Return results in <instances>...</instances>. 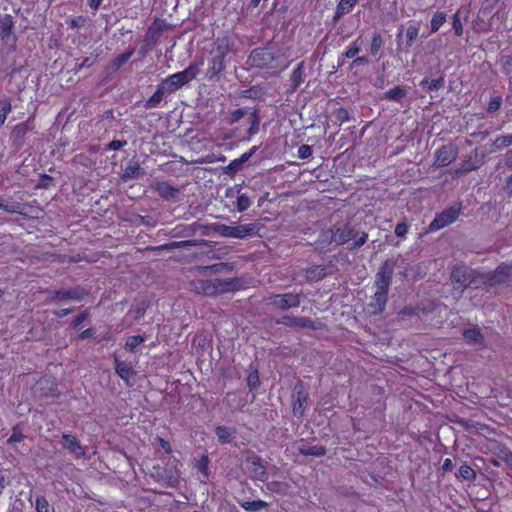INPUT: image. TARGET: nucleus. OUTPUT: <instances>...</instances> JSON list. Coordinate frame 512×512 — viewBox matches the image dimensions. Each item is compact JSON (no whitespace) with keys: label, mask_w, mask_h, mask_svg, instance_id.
<instances>
[{"label":"nucleus","mask_w":512,"mask_h":512,"mask_svg":"<svg viewBox=\"0 0 512 512\" xmlns=\"http://www.w3.org/2000/svg\"><path fill=\"white\" fill-rule=\"evenodd\" d=\"M202 64L203 60L199 63H191L183 71L168 76L164 83L173 89H178L196 78Z\"/></svg>","instance_id":"nucleus-1"},{"label":"nucleus","mask_w":512,"mask_h":512,"mask_svg":"<svg viewBox=\"0 0 512 512\" xmlns=\"http://www.w3.org/2000/svg\"><path fill=\"white\" fill-rule=\"evenodd\" d=\"M215 231L224 237L243 239L256 234L257 228L254 224L225 225L218 224Z\"/></svg>","instance_id":"nucleus-2"},{"label":"nucleus","mask_w":512,"mask_h":512,"mask_svg":"<svg viewBox=\"0 0 512 512\" xmlns=\"http://www.w3.org/2000/svg\"><path fill=\"white\" fill-rule=\"evenodd\" d=\"M228 42L226 39L217 40L212 51L211 65L209 73L214 76L224 69V59L228 53Z\"/></svg>","instance_id":"nucleus-3"},{"label":"nucleus","mask_w":512,"mask_h":512,"mask_svg":"<svg viewBox=\"0 0 512 512\" xmlns=\"http://www.w3.org/2000/svg\"><path fill=\"white\" fill-rule=\"evenodd\" d=\"M460 210L461 207L459 205H454L444 210L440 214L436 215L434 220L430 223L429 229L431 231H437L454 223L460 214Z\"/></svg>","instance_id":"nucleus-4"},{"label":"nucleus","mask_w":512,"mask_h":512,"mask_svg":"<svg viewBox=\"0 0 512 512\" xmlns=\"http://www.w3.org/2000/svg\"><path fill=\"white\" fill-rule=\"evenodd\" d=\"M394 268L395 262L392 260H387L383 263V265L380 267L379 271L376 274V290L388 292Z\"/></svg>","instance_id":"nucleus-5"},{"label":"nucleus","mask_w":512,"mask_h":512,"mask_svg":"<svg viewBox=\"0 0 512 512\" xmlns=\"http://www.w3.org/2000/svg\"><path fill=\"white\" fill-rule=\"evenodd\" d=\"M194 289L201 294L213 296L227 290V284L221 279L199 280L194 283Z\"/></svg>","instance_id":"nucleus-6"},{"label":"nucleus","mask_w":512,"mask_h":512,"mask_svg":"<svg viewBox=\"0 0 512 512\" xmlns=\"http://www.w3.org/2000/svg\"><path fill=\"white\" fill-rule=\"evenodd\" d=\"M451 280L454 288L462 291L472 283L471 271L465 266L455 267L451 273Z\"/></svg>","instance_id":"nucleus-7"},{"label":"nucleus","mask_w":512,"mask_h":512,"mask_svg":"<svg viewBox=\"0 0 512 512\" xmlns=\"http://www.w3.org/2000/svg\"><path fill=\"white\" fill-rule=\"evenodd\" d=\"M270 304L279 309H289L297 307L300 304V296L298 294H278L270 298Z\"/></svg>","instance_id":"nucleus-8"},{"label":"nucleus","mask_w":512,"mask_h":512,"mask_svg":"<svg viewBox=\"0 0 512 512\" xmlns=\"http://www.w3.org/2000/svg\"><path fill=\"white\" fill-rule=\"evenodd\" d=\"M458 151L452 145L443 146L435 153L434 165L436 167H445L455 161Z\"/></svg>","instance_id":"nucleus-9"},{"label":"nucleus","mask_w":512,"mask_h":512,"mask_svg":"<svg viewBox=\"0 0 512 512\" xmlns=\"http://www.w3.org/2000/svg\"><path fill=\"white\" fill-rule=\"evenodd\" d=\"M62 445L77 459L84 457L86 454V450L80 445L79 441L74 435L63 434Z\"/></svg>","instance_id":"nucleus-10"},{"label":"nucleus","mask_w":512,"mask_h":512,"mask_svg":"<svg viewBox=\"0 0 512 512\" xmlns=\"http://www.w3.org/2000/svg\"><path fill=\"white\" fill-rule=\"evenodd\" d=\"M512 276V264L500 265L492 274L488 277L489 285L502 284L508 281Z\"/></svg>","instance_id":"nucleus-11"},{"label":"nucleus","mask_w":512,"mask_h":512,"mask_svg":"<svg viewBox=\"0 0 512 512\" xmlns=\"http://www.w3.org/2000/svg\"><path fill=\"white\" fill-rule=\"evenodd\" d=\"M331 241L337 245H342L355 237V231L349 225H343L335 231L331 230Z\"/></svg>","instance_id":"nucleus-12"},{"label":"nucleus","mask_w":512,"mask_h":512,"mask_svg":"<svg viewBox=\"0 0 512 512\" xmlns=\"http://www.w3.org/2000/svg\"><path fill=\"white\" fill-rule=\"evenodd\" d=\"M482 165V160L479 158L477 152L469 155L467 159H465L461 166L453 171L455 176H460L464 173L473 171L478 169Z\"/></svg>","instance_id":"nucleus-13"},{"label":"nucleus","mask_w":512,"mask_h":512,"mask_svg":"<svg viewBox=\"0 0 512 512\" xmlns=\"http://www.w3.org/2000/svg\"><path fill=\"white\" fill-rule=\"evenodd\" d=\"M387 294L388 292L375 291L372 301L369 304V312L371 314H380L383 312L387 302Z\"/></svg>","instance_id":"nucleus-14"},{"label":"nucleus","mask_w":512,"mask_h":512,"mask_svg":"<svg viewBox=\"0 0 512 512\" xmlns=\"http://www.w3.org/2000/svg\"><path fill=\"white\" fill-rule=\"evenodd\" d=\"M293 413L297 417H301L304 414L307 406V394L301 390L296 391L293 396Z\"/></svg>","instance_id":"nucleus-15"},{"label":"nucleus","mask_w":512,"mask_h":512,"mask_svg":"<svg viewBox=\"0 0 512 512\" xmlns=\"http://www.w3.org/2000/svg\"><path fill=\"white\" fill-rule=\"evenodd\" d=\"M154 190L163 198L171 199L178 193V189L167 182H156L153 185Z\"/></svg>","instance_id":"nucleus-16"},{"label":"nucleus","mask_w":512,"mask_h":512,"mask_svg":"<svg viewBox=\"0 0 512 512\" xmlns=\"http://www.w3.org/2000/svg\"><path fill=\"white\" fill-rule=\"evenodd\" d=\"M357 0H340L336 7L335 15L333 17V22L336 23L339 19L349 12L352 11L353 7L356 5Z\"/></svg>","instance_id":"nucleus-17"},{"label":"nucleus","mask_w":512,"mask_h":512,"mask_svg":"<svg viewBox=\"0 0 512 512\" xmlns=\"http://www.w3.org/2000/svg\"><path fill=\"white\" fill-rule=\"evenodd\" d=\"M463 336L469 344L474 346L483 345V336L480 333V330L476 327L465 330Z\"/></svg>","instance_id":"nucleus-18"},{"label":"nucleus","mask_w":512,"mask_h":512,"mask_svg":"<svg viewBox=\"0 0 512 512\" xmlns=\"http://www.w3.org/2000/svg\"><path fill=\"white\" fill-rule=\"evenodd\" d=\"M115 370L116 373L121 377L123 380L128 381L130 376L133 374V370L130 364L120 361L118 359H115Z\"/></svg>","instance_id":"nucleus-19"},{"label":"nucleus","mask_w":512,"mask_h":512,"mask_svg":"<svg viewBox=\"0 0 512 512\" xmlns=\"http://www.w3.org/2000/svg\"><path fill=\"white\" fill-rule=\"evenodd\" d=\"M134 54V49H130L120 55H118L110 64V68L114 71L118 70L123 66Z\"/></svg>","instance_id":"nucleus-20"},{"label":"nucleus","mask_w":512,"mask_h":512,"mask_svg":"<svg viewBox=\"0 0 512 512\" xmlns=\"http://www.w3.org/2000/svg\"><path fill=\"white\" fill-rule=\"evenodd\" d=\"M445 22L446 14L441 11L436 12L431 19L430 33L437 32Z\"/></svg>","instance_id":"nucleus-21"},{"label":"nucleus","mask_w":512,"mask_h":512,"mask_svg":"<svg viewBox=\"0 0 512 512\" xmlns=\"http://www.w3.org/2000/svg\"><path fill=\"white\" fill-rule=\"evenodd\" d=\"M327 275L326 269L320 266L312 267L307 270L306 277L312 281H318Z\"/></svg>","instance_id":"nucleus-22"},{"label":"nucleus","mask_w":512,"mask_h":512,"mask_svg":"<svg viewBox=\"0 0 512 512\" xmlns=\"http://www.w3.org/2000/svg\"><path fill=\"white\" fill-rule=\"evenodd\" d=\"M216 435L222 443H229L232 440L233 431L226 426L216 428Z\"/></svg>","instance_id":"nucleus-23"},{"label":"nucleus","mask_w":512,"mask_h":512,"mask_svg":"<svg viewBox=\"0 0 512 512\" xmlns=\"http://www.w3.org/2000/svg\"><path fill=\"white\" fill-rule=\"evenodd\" d=\"M12 106L8 99L0 100V126L5 123L7 115L11 112Z\"/></svg>","instance_id":"nucleus-24"},{"label":"nucleus","mask_w":512,"mask_h":512,"mask_svg":"<svg viewBox=\"0 0 512 512\" xmlns=\"http://www.w3.org/2000/svg\"><path fill=\"white\" fill-rule=\"evenodd\" d=\"M512 144V134L498 137L493 143V151L501 150Z\"/></svg>","instance_id":"nucleus-25"},{"label":"nucleus","mask_w":512,"mask_h":512,"mask_svg":"<svg viewBox=\"0 0 512 512\" xmlns=\"http://www.w3.org/2000/svg\"><path fill=\"white\" fill-rule=\"evenodd\" d=\"M241 506L246 511H258L262 508H265L268 506V504L265 501L262 500H254V501H248L241 504Z\"/></svg>","instance_id":"nucleus-26"},{"label":"nucleus","mask_w":512,"mask_h":512,"mask_svg":"<svg viewBox=\"0 0 512 512\" xmlns=\"http://www.w3.org/2000/svg\"><path fill=\"white\" fill-rule=\"evenodd\" d=\"M300 452L301 454L303 455H306V456H322L325 454V448L323 446H309V447H304V448H300Z\"/></svg>","instance_id":"nucleus-27"},{"label":"nucleus","mask_w":512,"mask_h":512,"mask_svg":"<svg viewBox=\"0 0 512 512\" xmlns=\"http://www.w3.org/2000/svg\"><path fill=\"white\" fill-rule=\"evenodd\" d=\"M144 342V338L140 335L131 336L127 339L125 343V349L127 351L133 352L135 349Z\"/></svg>","instance_id":"nucleus-28"},{"label":"nucleus","mask_w":512,"mask_h":512,"mask_svg":"<svg viewBox=\"0 0 512 512\" xmlns=\"http://www.w3.org/2000/svg\"><path fill=\"white\" fill-rule=\"evenodd\" d=\"M458 476L469 481H473L476 478L475 471L468 465H462L458 470Z\"/></svg>","instance_id":"nucleus-29"},{"label":"nucleus","mask_w":512,"mask_h":512,"mask_svg":"<svg viewBox=\"0 0 512 512\" xmlns=\"http://www.w3.org/2000/svg\"><path fill=\"white\" fill-rule=\"evenodd\" d=\"M419 34V27L417 25H410L406 30V44L411 46Z\"/></svg>","instance_id":"nucleus-30"},{"label":"nucleus","mask_w":512,"mask_h":512,"mask_svg":"<svg viewBox=\"0 0 512 512\" xmlns=\"http://www.w3.org/2000/svg\"><path fill=\"white\" fill-rule=\"evenodd\" d=\"M251 206V200L246 194H240L236 200V208L239 212L247 210Z\"/></svg>","instance_id":"nucleus-31"},{"label":"nucleus","mask_w":512,"mask_h":512,"mask_svg":"<svg viewBox=\"0 0 512 512\" xmlns=\"http://www.w3.org/2000/svg\"><path fill=\"white\" fill-rule=\"evenodd\" d=\"M163 98V92L161 89H158L145 103V107L148 109L157 107V105L161 102Z\"/></svg>","instance_id":"nucleus-32"},{"label":"nucleus","mask_w":512,"mask_h":512,"mask_svg":"<svg viewBox=\"0 0 512 512\" xmlns=\"http://www.w3.org/2000/svg\"><path fill=\"white\" fill-rule=\"evenodd\" d=\"M443 83H444V80L442 77H440L439 79H433V80L423 79L420 84L422 86H426L430 91H433V90H437L440 87H442Z\"/></svg>","instance_id":"nucleus-33"},{"label":"nucleus","mask_w":512,"mask_h":512,"mask_svg":"<svg viewBox=\"0 0 512 512\" xmlns=\"http://www.w3.org/2000/svg\"><path fill=\"white\" fill-rule=\"evenodd\" d=\"M304 64L303 62L299 63L298 66L292 72V82L295 87H297L302 82Z\"/></svg>","instance_id":"nucleus-34"},{"label":"nucleus","mask_w":512,"mask_h":512,"mask_svg":"<svg viewBox=\"0 0 512 512\" xmlns=\"http://www.w3.org/2000/svg\"><path fill=\"white\" fill-rule=\"evenodd\" d=\"M12 22L9 17H6L0 22V36L2 39L8 37L11 33Z\"/></svg>","instance_id":"nucleus-35"},{"label":"nucleus","mask_w":512,"mask_h":512,"mask_svg":"<svg viewBox=\"0 0 512 512\" xmlns=\"http://www.w3.org/2000/svg\"><path fill=\"white\" fill-rule=\"evenodd\" d=\"M452 27L456 36H461L463 34V25L461 23L459 11L452 16Z\"/></svg>","instance_id":"nucleus-36"},{"label":"nucleus","mask_w":512,"mask_h":512,"mask_svg":"<svg viewBox=\"0 0 512 512\" xmlns=\"http://www.w3.org/2000/svg\"><path fill=\"white\" fill-rule=\"evenodd\" d=\"M381 46H382L381 36H380V34L375 33L372 36L371 45H370V53L372 55H376L379 52Z\"/></svg>","instance_id":"nucleus-37"},{"label":"nucleus","mask_w":512,"mask_h":512,"mask_svg":"<svg viewBox=\"0 0 512 512\" xmlns=\"http://www.w3.org/2000/svg\"><path fill=\"white\" fill-rule=\"evenodd\" d=\"M360 49L359 39H357L347 48L345 56L347 58H354L360 52Z\"/></svg>","instance_id":"nucleus-38"},{"label":"nucleus","mask_w":512,"mask_h":512,"mask_svg":"<svg viewBox=\"0 0 512 512\" xmlns=\"http://www.w3.org/2000/svg\"><path fill=\"white\" fill-rule=\"evenodd\" d=\"M35 507L37 512H49L50 505L44 497H37Z\"/></svg>","instance_id":"nucleus-39"},{"label":"nucleus","mask_w":512,"mask_h":512,"mask_svg":"<svg viewBox=\"0 0 512 512\" xmlns=\"http://www.w3.org/2000/svg\"><path fill=\"white\" fill-rule=\"evenodd\" d=\"M500 64L502 66L503 71L506 74H509L512 71V56L505 55L500 58Z\"/></svg>","instance_id":"nucleus-40"},{"label":"nucleus","mask_w":512,"mask_h":512,"mask_svg":"<svg viewBox=\"0 0 512 512\" xmlns=\"http://www.w3.org/2000/svg\"><path fill=\"white\" fill-rule=\"evenodd\" d=\"M312 155V148L309 145L303 144L298 148L297 156L300 159H307Z\"/></svg>","instance_id":"nucleus-41"},{"label":"nucleus","mask_w":512,"mask_h":512,"mask_svg":"<svg viewBox=\"0 0 512 512\" xmlns=\"http://www.w3.org/2000/svg\"><path fill=\"white\" fill-rule=\"evenodd\" d=\"M387 97L392 100H400L404 97V91L400 88H394L389 90L387 93Z\"/></svg>","instance_id":"nucleus-42"},{"label":"nucleus","mask_w":512,"mask_h":512,"mask_svg":"<svg viewBox=\"0 0 512 512\" xmlns=\"http://www.w3.org/2000/svg\"><path fill=\"white\" fill-rule=\"evenodd\" d=\"M138 171H139L138 165H136V164L128 165L124 170L123 177L124 178H132L137 175Z\"/></svg>","instance_id":"nucleus-43"},{"label":"nucleus","mask_w":512,"mask_h":512,"mask_svg":"<svg viewBox=\"0 0 512 512\" xmlns=\"http://www.w3.org/2000/svg\"><path fill=\"white\" fill-rule=\"evenodd\" d=\"M408 232V225L405 222L399 223L395 227V234L398 237H404Z\"/></svg>","instance_id":"nucleus-44"},{"label":"nucleus","mask_w":512,"mask_h":512,"mask_svg":"<svg viewBox=\"0 0 512 512\" xmlns=\"http://www.w3.org/2000/svg\"><path fill=\"white\" fill-rule=\"evenodd\" d=\"M312 321L308 318H294L292 321V325L298 326V327H310Z\"/></svg>","instance_id":"nucleus-45"},{"label":"nucleus","mask_w":512,"mask_h":512,"mask_svg":"<svg viewBox=\"0 0 512 512\" xmlns=\"http://www.w3.org/2000/svg\"><path fill=\"white\" fill-rule=\"evenodd\" d=\"M499 458L512 467V452L508 450H501Z\"/></svg>","instance_id":"nucleus-46"},{"label":"nucleus","mask_w":512,"mask_h":512,"mask_svg":"<svg viewBox=\"0 0 512 512\" xmlns=\"http://www.w3.org/2000/svg\"><path fill=\"white\" fill-rule=\"evenodd\" d=\"M24 438V435L19 431L17 430L16 428L13 430V433L12 435L9 437L8 439V443H16V442H21Z\"/></svg>","instance_id":"nucleus-47"},{"label":"nucleus","mask_w":512,"mask_h":512,"mask_svg":"<svg viewBox=\"0 0 512 512\" xmlns=\"http://www.w3.org/2000/svg\"><path fill=\"white\" fill-rule=\"evenodd\" d=\"M500 106H501V98L495 97V98L491 99V101L489 102L488 111L494 112V111L498 110L500 108Z\"/></svg>","instance_id":"nucleus-48"},{"label":"nucleus","mask_w":512,"mask_h":512,"mask_svg":"<svg viewBox=\"0 0 512 512\" xmlns=\"http://www.w3.org/2000/svg\"><path fill=\"white\" fill-rule=\"evenodd\" d=\"M269 489L274 492H285L287 489V485L284 483H280V482H272L269 485Z\"/></svg>","instance_id":"nucleus-49"},{"label":"nucleus","mask_w":512,"mask_h":512,"mask_svg":"<svg viewBox=\"0 0 512 512\" xmlns=\"http://www.w3.org/2000/svg\"><path fill=\"white\" fill-rule=\"evenodd\" d=\"M244 116V110L243 109H237L233 111L230 115L229 122L235 123L239 121Z\"/></svg>","instance_id":"nucleus-50"},{"label":"nucleus","mask_w":512,"mask_h":512,"mask_svg":"<svg viewBox=\"0 0 512 512\" xmlns=\"http://www.w3.org/2000/svg\"><path fill=\"white\" fill-rule=\"evenodd\" d=\"M259 378L257 373H252L248 376V385L251 389H255L258 386Z\"/></svg>","instance_id":"nucleus-51"},{"label":"nucleus","mask_w":512,"mask_h":512,"mask_svg":"<svg viewBox=\"0 0 512 512\" xmlns=\"http://www.w3.org/2000/svg\"><path fill=\"white\" fill-rule=\"evenodd\" d=\"M336 117L338 120H340L341 122L343 121H347L349 116H348V112L347 110L341 108V109H338L337 112H336Z\"/></svg>","instance_id":"nucleus-52"},{"label":"nucleus","mask_w":512,"mask_h":512,"mask_svg":"<svg viewBox=\"0 0 512 512\" xmlns=\"http://www.w3.org/2000/svg\"><path fill=\"white\" fill-rule=\"evenodd\" d=\"M125 142H122L120 140H113L108 144V149L110 150H119L124 146Z\"/></svg>","instance_id":"nucleus-53"},{"label":"nucleus","mask_w":512,"mask_h":512,"mask_svg":"<svg viewBox=\"0 0 512 512\" xmlns=\"http://www.w3.org/2000/svg\"><path fill=\"white\" fill-rule=\"evenodd\" d=\"M157 441L158 443L160 444L161 448L167 453V454H170L171 453V446L169 444L168 441L162 439V438H157Z\"/></svg>","instance_id":"nucleus-54"},{"label":"nucleus","mask_w":512,"mask_h":512,"mask_svg":"<svg viewBox=\"0 0 512 512\" xmlns=\"http://www.w3.org/2000/svg\"><path fill=\"white\" fill-rule=\"evenodd\" d=\"M252 463L255 465V468H254V472L255 473H257V474H263L264 473V468L260 464L259 458H257V457L252 458Z\"/></svg>","instance_id":"nucleus-55"},{"label":"nucleus","mask_w":512,"mask_h":512,"mask_svg":"<svg viewBox=\"0 0 512 512\" xmlns=\"http://www.w3.org/2000/svg\"><path fill=\"white\" fill-rule=\"evenodd\" d=\"M367 238H368L367 233L362 232L361 236L354 242V248H359L362 245H364V243L366 242Z\"/></svg>","instance_id":"nucleus-56"},{"label":"nucleus","mask_w":512,"mask_h":512,"mask_svg":"<svg viewBox=\"0 0 512 512\" xmlns=\"http://www.w3.org/2000/svg\"><path fill=\"white\" fill-rule=\"evenodd\" d=\"M82 21V18L79 17V18H72L70 20H68V25L70 26V28H79L80 27V22Z\"/></svg>","instance_id":"nucleus-57"},{"label":"nucleus","mask_w":512,"mask_h":512,"mask_svg":"<svg viewBox=\"0 0 512 512\" xmlns=\"http://www.w3.org/2000/svg\"><path fill=\"white\" fill-rule=\"evenodd\" d=\"M102 1L103 0H88V4L93 11H96L99 9Z\"/></svg>","instance_id":"nucleus-58"},{"label":"nucleus","mask_w":512,"mask_h":512,"mask_svg":"<svg viewBox=\"0 0 512 512\" xmlns=\"http://www.w3.org/2000/svg\"><path fill=\"white\" fill-rule=\"evenodd\" d=\"M453 468V463H452V460L449 459V458H446L444 461H443V465H442V469L444 471H451Z\"/></svg>","instance_id":"nucleus-59"},{"label":"nucleus","mask_w":512,"mask_h":512,"mask_svg":"<svg viewBox=\"0 0 512 512\" xmlns=\"http://www.w3.org/2000/svg\"><path fill=\"white\" fill-rule=\"evenodd\" d=\"M86 319V314H81L79 316H77L74 321H73V326L74 327H77L78 325H80L84 320Z\"/></svg>","instance_id":"nucleus-60"},{"label":"nucleus","mask_w":512,"mask_h":512,"mask_svg":"<svg viewBox=\"0 0 512 512\" xmlns=\"http://www.w3.org/2000/svg\"><path fill=\"white\" fill-rule=\"evenodd\" d=\"M94 332L92 329H86L80 334L81 339H86L93 336Z\"/></svg>","instance_id":"nucleus-61"},{"label":"nucleus","mask_w":512,"mask_h":512,"mask_svg":"<svg viewBox=\"0 0 512 512\" xmlns=\"http://www.w3.org/2000/svg\"><path fill=\"white\" fill-rule=\"evenodd\" d=\"M368 62L366 57H357L354 59L353 64L354 65H361L366 64Z\"/></svg>","instance_id":"nucleus-62"},{"label":"nucleus","mask_w":512,"mask_h":512,"mask_svg":"<svg viewBox=\"0 0 512 512\" xmlns=\"http://www.w3.org/2000/svg\"><path fill=\"white\" fill-rule=\"evenodd\" d=\"M70 312H71L70 309H61V310L56 312V315L58 317H64V316L68 315Z\"/></svg>","instance_id":"nucleus-63"},{"label":"nucleus","mask_w":512,"mask_h":512,"mask_svg":"<svg viewBox=\"0 0 512 512\" xmlns=\"http://www.w3.org/2000/svg\"><path fill=\"white\" fill-rule=\"evenodd\" d=\"M58 296L61 298H64V297L74 298L75 297L74 293L71 291L58 293Z\"/></svg>","instance_id":"nucleus-64"}]
</instances>
